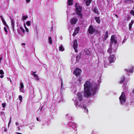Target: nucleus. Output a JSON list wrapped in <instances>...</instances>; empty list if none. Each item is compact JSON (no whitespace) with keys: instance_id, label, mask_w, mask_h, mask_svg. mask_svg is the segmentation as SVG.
<instances>
[{"instance_id":"obj_1","label":"nucleus","mask_w":134,"mask_h":134,"mask_svg":"<svg viewBox=\"0 0 134 134\" xmlns=\"http://www.w3.org/2000/svg\"><path fill=\"white\" fill-rule=\"evenodd\" d=\"M84 95L86 97L91 96V94L95 93L98 88L97 85L96 83H92L89 81H86L84 85Z\"/></svg>"},{"instance_id":"obj_2","label":"nucleus","mask_w":134,"mask_h":134,"mask_svg":"<svg viewBox=\"0 0 134 134\" xmlns=\"http://www.w3.org/2000/svg\"><path fill=\"white\" fill-rule=\"evenodd\" d=\"M75 7L76 9V13L79 15L81 18H83V15L81 12L82 10V7L77 3H75Z\"/></svg>"},{"instance_id":"obj_3","label":"nucleus","mask_w":134,"mask_h":134,"mask_svg":"<svg viewBox=\"0 0 134 134\" xmlns=\"http://www.w3.org/2000/svg\"><path fill=\"white\" fill-rule=\"evenodd\" d=\"M119 100L120 101V103L121 104H123L125 102L126 97L125 96V93L124 92H122L121 95L119 97Z\"/></svg>"},{"instance_id":"obj_4","label":"nucleus","mask_w":134,"mask_h":134,"mask_svg":"<svg viewBox=\"0 0 134 134\" xmlns=\"http://www.w3.org/2000/svg\"><path fill=\"white\" fill-rule=\"evenodd\" d=\"M96 31V29L92 25H90L88 28V32L91 34H92L95 33Z\"/></svg>"},{"instance_id":"obj_5","label":"nucleus","mask_w":134,"mask_h":134,"mask_svg":"<svg viewBox=\"0 0 134 134\" xmlns=\"http://www.w3.org/2000/svg\"><path fill=\"white\" fill-rule=\"evenodd\" d=\"M82 72L81 70L78 68H76L74 71V74L77 77H78L80 75L81 73Z\"/></svg>"},{"instance_id":"obj_6","label":"nucleus","mask_w":134,"mask_h":134,"mask_svg":"<svg viewBox=\"0 0 134 134\" xmlns=\"http://www.w3.org/2000/svg\"><path fill=\"white\" fill-rule=\"evenodd\" d=\"M77 21L78 19L77 18H73L70 19V23L71 25H75L77 23Z\"/></svg>"},{"instance_id":"obj_7","label":"nucleus","mask_w":134,"mask_h":134,"mask_svg":"<svg viewBox=\"0 0 134 134\" xmlns=\"http://www.w3.org/2000/svg\"><path fill=\"white\" fill-rule=\"evenodd\" d=\"M115 55L114 54H110L108 57V59L109 61V63L111 64L113 63L114 62V58Z\"/></svg>"},{"instance_id":"obj_8","label":"nucleus","mask_w":134,"mask_h":134,"mask_svg":"<svg viewBox=\"0 0 134 134\" xmlns=\"http://www.w3.org/2000/svg\"><path fill=\"white\" fill-rule=\"evenodd\" d=\"M115 35H112L111 36L110 39L111 42V44L114 43L116 44L117 43V41L115 39Z\"/></svg>"},{"instance_id":"obj_9","label":"nucleus","mask_w":134,"mask_h":134,"mask_svg":"<svg viewBox=\"0 0 134 134\" xmlns=\"http://www.w3.org/2000/svg\"><path fill=\"white\" fill-rule=\"evenodd\" d=\"M73 42V48L75 50V52H77V49L78 46L77 40H75Z\"/></svg>"},{"instance_id":"obj_10","label":"nucleus","mask_w":134,"mask_h":134,"mask_svg":"<svg viewBox=\"0 0 134 134\" xmlns=\"http://www.w3.org/2000/svg\"><path fill=\"white\" fill-rule=\"evenodd\" d=\"M77 98L80 101H81L83 99L82 94L80 92L77 93Z\"/></svg>"},{"instance_id":"obj_11","label":"nucleus","mask_w":134,"mask_h":134,"mask_svg":"<svg viewBox=\"0 0 134 134\" xmlns=\"http://www.w3.org/2000/svg\"><path fill=\"white\" fill-rule=\"evenodd\" d=\"M108 37V31H107L105 32V34L104 35V37L103 38V41H105Z\"/></svg>"},{"instance_id":"obj_12","label":"nucleus","mask_w":134,"mask_h":134,"mask_svg":"<svg viewBox=\"0 0 134 134\" xmlns=\"http://www.w3.org/2000/svg\"><path fill=\"white\" fill-rule=\"evenodd\" d=\"M24 87V85L23 83H21L20 84V87L19 88L20 92L23 93V89Z\"/></svg>"},{"instance_id":"obj_13","label":"nucleus","mask_w":134,"mask_h":134,"mask_svg":"<svg viewBox=\"0 0 134 134\" xmlns=\"http://www.w3.org/2000/svg\"><path fill=\"white\" fill-rule=\"evenodd\" d=\"M10 19L11 20V26H12V28L13 29H14V24H15V22L13 20V19L12 18H10Z\"/></svg>"},{"instance_id":"obj_14","label":"nucleus","mask_w":134,"mask_h":134,"mask_svg":"<svg viewBox=\"0 0 134 134\" xmlns=\"http://www.w3.org/2000/svg\"><path fill=\"white\" fill-rule=\"evenodd\" d=\"M85 52L87 55H90L91 54V52L88 49H85Z\"/></svg>"},{"instance_id":"obj_15","label":"nucleus","mask_w":134,"mask_h":134,"mask_svg":"<svg viewBox=\"0 0 134 134\" xmlns=\"http://www.w3.org/2000/svg\"><path fill=\"white\" fill-rule=\"evenodd\" d=\"M125 77L124 76H122L121 77L120 81V83H122L124 82L125 80Z\"/></svg>"},{"instance_id":"obj_16","label":"nucleus","mask_w":134,"mask_h":134,"mask_svg":"<svg viewBox=\"0 0 134 134\" xmlns=\"http://www.w3.org/2000/svg\"><path fill=\"white\" fill-rule=\"evenodd\" d=\"M125 70H126L127 72L132 73L133 72V68H131L129 69H125Z\"/></svg>"},{"instance_id":"obj_17","label":"nucleus","mask_w":134,"mask_h":134,"mask_svg":"<svg viewBox=\"0 0 134 134\" xmlns=\"http://www.w3.org/2000/svg\"><path fill=\"white\" fill-rule=\"evenodd\" d=\"M81 54L79 53L78 55H77L76 56V61H78L80 58Z\"/></svg>"},{"instance_id":"obj_18","label":"nucleus","mask_w":134,"mask_h":134,"mask_svg":"<svg viewBox=\"0 0 134 134\" xmlns=\"http://www.w3.org/2000/svg\"><path fill=\"white\" fill-rule=\"evenodd\" d=\"M95 19L97 23L98 24H99L100 23V18L99 17H95Z\"/></svg>"},{"instance_id":"obj_19","label":"nucleus","mask_w":134,"mask_h":134,"mask_svg":"<svg viewBox=\"0 0 134 134\" xmlns=\"http://www.w3.org/2000/svg\"><path fill=\"white\" fill-rule=\"evenodd\" d=\"M107 53L110 54L112 53V48L111 47H110L108 49L107 51Z\"/></svg>"},{"instance_id":"obj_20","label":"nucleus","mask_w":134,"mask_h":134,"mask_svg":"<svg viewBox=\"0 0 134 134\" xmlns=\"http://www.w3.org/2000/svg\"><path fill=\"white\" fill-rule=\"evenodd\" d=\"M134 23V21L133 20H131V22L129 24V29L130 30L132 28V24Z\"/></svg>"},{"instance_id":"obj_21","label":"nucleus","mask_w":134,"mask_h":134,"mask_svg":"<svg viewBox=\"0 0 134 134\" xmlns=\"http://www.w3.org/2000/svg\"><path fill=\"white\" fill-rule=\"evenodd\" d=\"M73 3V1L72 0H68V5L70 6L72 5Z\"/></svg>"},{"instance_id":"obj_22","label":"nucleus","mask_w":134,"mask_h":134,"mask_svg":"<svg viewBox=\"0 0 134 134\" xmlns=\"http://www.w3.org/2000/svg\"><path fill=\"white\" fill-rule=\"evenodd\" d=\"M92 0H86V3L87 6L90 5V3L91 2Z\"/></svg>"},{"instance_id":"obj_23","label":"nucleus","mask_w":134,"mask_h":134,"mask_svg":"<svg viewBox=\"0 0 134 134\" xmlns=\"http://www.w3.org/2000/svg\"><path fill=\"white\" fill-rule=\"evenodd\" d=\"M4 73L3 71L2 70H0V74L1 75L0 76V77L1 78H3L4 76L2 75L3 74H4Z\"/></svg>"},{"instance_id":"obj_24","label":"nucleus","mask_w":134,"mask_h":134,"mask_svg":"<svg viewBox=\"0 0 134 134\" xmlns=\"http://www.w3.org/2000/svg\"><path fill=\"white\" fill-rule=\"evenodd\" d=\"M79 27L78 26L76 28V29L75 30L74 32H75V33H76V34H77L79 32Z\"/></svg>"},{"instance_id":"obj_25","label":"nucleus","mask_w":134,"mask_h":134,"mask_svg":"<svg viewBox=\"0 0 134 134\" xmlns=\"http://www.w3.org/2000/svg\"><path fill=\"white\" fill-rule=\"evenodd\" d=\"M59 50L60 51H64V49L62 45H61L59 47Z\"/></svg>"},{"instance_id":"obj_26","label":"nucleus","mask_w":134,"mask_h":134,"mask_svg":"<svg viewBox=\"0 0 134 134\" xmlns=\"http://www.w3.org/2000/svg\"><path fill=\"white\" fill-rule=\"evenodd\" d=\"M124 2L125 3H130V2H133V0H125Z\"/></svg>"},{"instance_id":"obj_27","label":"nucleus","mask_w":134,"mask_h":134,"mask_svg":"<svg viewBox=\"0 0 134 134\" xmlns=\"http://www.w3.org/2000/svg\"><path fill=\"white\" fill-rule=\"evenodd\" d=\"M93 11L94 13L98 14V11L97 10L96 8H94L93 9Z\"/></svg>"},{"instance_id":"obj_28","label":"nucleus","mask_w":134,"mask_h":134,"mask_svg":"<svg viewBox=\"0 0 134 134\" xmlns=\"http://www.w3.org/2000/svg\"><path fill=\"white\" fill-rule=\"evenodd\" d=\"M48 39L49 43L50 44H52V41L51 37H49L48 38Z\"/></svg>"},{"instance_id":"obj_29","label":"nucleus","mask_w":134,"mask_h":134,"mask_svg":"<svg viewBox=\"0 0 134 134\" xmlns=\"http://www.w3.org/2000/svg\"><path fill=\"white\" fill-rule=\"evenodd\" d=\"M22 17L23 20H25L28 18V17L27 15L23 16Z\"/></svg>"},{"instance_id":"obj_30","label":"nucleus","mask_w":134,"mask_h":134,"mask_svg":"<svg viewBox=\"0 0 134 134\" xmlns=\"http://www.w3.org/2000/svg\"><path fill=\"white\" fill-rule=\"evenodd\" d=\"M34 76L35 77H36V79L38 81L39 80V78L38 77V76L37 75L35 74V75H34Z\"/></svg>"},{"instance_id":"obj_31","label":"nucleus","mask_w":134,"mask_h":134,"mask_svg":"<svg viewBox=\"0 0 134 134\" xmlns=\"http://www.w3.org/2000/svg\"><path fill=\"white\" fill-rule=\"evenodd\" d=\"M130 13L132 15L134 16V11L133 10H131L130 11Z\"/></svg>"},{"instance_id":"obj_32","label":"nucleus","mask_w":134,"mask_h":134,"mask_svg":"<svg viewBox=\"0 0 134 134\" xmlns=\"http://www.w3.org/2000/svg\"><path fill=\"white\" fill-rule=\"evenodd\" d=\"M26 24L28 26H30L31 25V22L30 21H27L26 23Z\"/></svg>"},{"instance_id":"obj_33","label":"nucleus","mask_w":134,"mask_h":134,"mask_svg":"<svg viewBox=\"0 0 134 134\" xmlns=\"http://www.w3.org/2000/svg\"><path fill=\"white\" fill-rule=\"evenodd\" d=\"M83 107L84 109L86 111V112H88V109L87 108L85 107L84 105L83 106Z\"/></svg>"},{"instance_id":"obj_34","label":"nucleus","mask_w":134,"mask_h":134,"mask_svg":"<svg viewBox=\"0 0 134 134\" xmlns=\"http://www.w3.org/2000/svg\"><path fill=\"white\" fill-rule=\"evenodd\" d=\"M22 99V97L20 95L19 97V100H20V102H21Z\"/></svg>"},{"instance_id":"obj_35","label":"nucleus","mask_w":134,"mask_h":134,"mask_svg":"<svg viewBox=\"0 0 134 134\" xmlns=\"http://www.w3.org/2000/svg\"><path fill=\"white\" fill-rule=\"evenodd\" d=\"M24 27H25V30H26V31L27 32H28L29 31V29H28L26 27V26L25 24H24Z\"/></svg>"},{"instance_id":"obj_36","label":"nucleus","mask_w":134,"mask_h":134,"mask_svg":"<svg viewBox=\"0 0 134 134\" xmlns=\"http://www.w3.org/2000/svg\"><path fill=\"white\" fill-rule=\"evenodd\" d=\"M4 25L5 26L7 27L8 28V25L7 24L6 22H5L4 23H3Z\"/></svg>"},{"instance_id":"obj_37","label":"nucleus","mask_w":134,"mask_h":134,"mask_svg":"<svg viewBox=\"0 0 134 134\" xmlns=\"http://www.w3.org/2000/svg\"><path fill=\"white\" fill-rule=\"evenodd\" d=\"M20 28L21 30L22 31L23 33H24L25 32V30L24 29H23L22 27H20Z\"/></svg>"},{"instance_id":"obj_38","label":"nucleus","mask_w":134,"mask_h":134,"mask_svg":"<svg viewBox=\"0 0 134 134\" xmlns=\"http://www.w3.org/2000/svg\"><path fill=\"white\" fill-rule=\"evenodd\" d=\"M107 65L106 64V62H104V67L106 68L107 66Z\"/></svg>"},{"instance_id":"obj_39","label":"nucleus","mask_w":134,"mask_h":134,"mask_svg":"<svg viewBox=\"0 0 134 134\" xmlns=\"http://www.w3.org/2000/svg\"><path fill=\"white\" fill-rule=\"evenodd\" d=\"M2 105L3 108H4L6 104L4 103H3L2 104Z\"/></svg>"},{"instance_id":"obj_40","label":"nucleus","mask_w":134,"mask_h":134,"mask_svg":"<svg viewBox=\"0 0 134 134\" xmlns=\"http://www.w3.org/2000/svg\"><path fill=\"white\" fill-rule=\"evenodd\" d=\"M4 30L5 31V32H6V33H7L8 31H7V29L6 28V27H4Z\"/></svg>"},{"instance_id":"obj_41","label":"nucleus","mask_w":134,"mask_h":134,"mask_svg":"<svg viewBox=\"0 0 134 134\" xmlns=\"http://www.w3.org/2000/svg\"><path fill=\"white\" fill-rule=\"evenodd\" d=\"M36 73V72H34V71H33V72L31 73V74L32 75H35V74Z\"/></svg>"},{"instance_id":"obj_42","label":"nucleus","mask_w":134,"mask_h":134,"mask_svg":"<svg viewBox=\"0 0 134 134\" xmlns=\"http://www.w3.org/2000/svg\"><path fill=\"white\" fill-rule=\"evenodd\" d=\"M76 34H76V33H75V32H74L72 34L73 36V37L75 36Z\"/></svg>"},{"instance_id":"obj_43","label":"nucleus","mask_w":134,"mask_h":134,"mask_svg":"<svg viewBox=\"0 0 134 134\" xmlns=\"http://www.w3.org/2000/svg\"><path fill=\"white\" fill-rule=\"evenodd\" d=\"M11 118H10V121H9V122L8 124V126H9L10 123H11Z\"/></svg>"},{"instance_id":"obj_44","label":"nucleus","mask_w":134,"mask_h":134,"mask_svg":"<svg viewBox=\"0 0 134 134\" xmlns=\"http://www.w3.org/2000/svg\"><path fill=\"white\" fill-rule=\"evenodd\" d=\"M3 22V23H4L5 22V21L4 20V19H2V20Z\"/></svg>"},{"instance_id":"obj_45","label":"nucleus","mask_w":134,"mask_h":134,"mask_svg":"<svg viewBox=\"0 0 134 134\" xmlns=\"http://www.w3.org/2000/svg\"><path fill=\"white\" fill-rule=\"evenodd\" d=\"M26 1L27 3H28L30 2V0H26Z\"/></svg>"},{"instance_id":"obj_46","label":"nucleus","mask_w":134,"mask_h":134,"mask_svg":"<svg viewBox=\"0 0 134 134\" xmlns=\"http://www.w3.org/2000/svg\"><path fill=\"white\" fill-rule=\"evenodd\" d=\"M2 59V57L0 58V63L1 62V60Z\"/></svg>"},{"instance_id":"obj_47","label":"nucleus","mask_w":134,"mask_h":134,"mask_svg":"<svg viewBox=\"0 0 134 134\" xmlns=\"http://www.w3.org/2000/svg\"><path fill=\"white\" fill-rule=\"evenodd\" d=\"M25 45V43H23L21 44V45H22V46H23V45Z\"/></svg>"},{"instance_id":"obj_48","label":"nucleus","mask_w":134,"mask_h":134,"mask_svg":"<svg viewBox=\"0 0 134 134\" xmlns=\"http://www.w3.org/2000/svg\"><path fill=\"white\" fill-rule=\"evenodd\" d=\"M0 17L1 18V19H2H2H3V17H2V15L0 16Z\"/></svg>"},{"instance_id":"obj_49","label":"nucleus","mask_w":134,"mask_h":134,"mask_svg":"<svg viewBox=\"0 0 134 134\" xmlns=\"http://www.w3.org/2000/svg\"><path fill=\"white\" fill-rule=\"evenodd\" d=\"M16 134H22L21 133H19V132H16Z\"/></svg>"},{"instance_id":"obj_50","label":"nucleus","mask_w":134,"mask_h":134,"mask_svg":"<svg viewBox=\"0 0 134 134\" xmlns=\"http://www.w3.org/2000/svg\"><path fill=\"white\" fill-rule=\"evenodd\" d=\"M19 124L18 122H16L15 124L16 126H17Z\"/></svg>"},{"instance_id":"obj_51","label":"nucleus","mask_w":134,"mask_h":134,"mask_svg":"<svg viewBox=\"0 0 134 134\" xmlns=\"http://www.w3.org/2000/svg\"><path fill=\"white\" fill-rule=\"evenodd\" d=\"M36 120L37 121H39V119L38 117L36 118Z\"/></svg>"},{"instance_id":"obj_52","label":"nucleus","mask_w":134,"mask_h":134,"mask_svg":"<svg viewBox=\"0 0 134 134\" xmlns=\"http://www.w3.org/2000/svg\"><path fill=\"white\" fill-rule=\"evenodd\" d=\"M75 104V105H76H76H77V104H78V103H77V102H76V103Z\"/></svg>"},{"instance_id":"obj_53","label":"nucleus","mask_w":134,"mask_h":134,"mask_svg":"<svg viewBox=\"0 0 134 134\" xmlns=\"http://www.w3.org/2000/svg\"><path fill=\"white\" fill-rule=\"evenodd\" d=\"M5 131V132L6 131H7V129H5V130H4Z\"/></svg>"},{"instance_id":"obj_54","label":"nucleus","mask_w":134,"mask_h":134,"mask_svg":"<svg viewBox=\"0 0 134 134\" xmlns=\"http://www.w3.org/2000/svg\"><path fill=\"white\" fill-rule=\"evenodd\" d=\"M62 86H63L62 83V82H61V87H62Z\"/></svg>"},{"instance_id":"obj_55","label":"nucleus","mask_w":134,"mask_h":134,"mask_svg":"<svg viewBox=\"0 0 134 134\" xmlns=\"http://www.w3.org/2000/svg\"><path fill=\"white\" fill-rule=\"evenodd\" d=\"M42 108L41 109V110H42Z\"/></svg>"},{"instance_id":"obj_56","label":"nucleus","mask_w":134,"mask_h":134,"mask_svg":"<svg viewBox=\"0 0 134 134\" xmlns=\"http://www.w3.org/2000/svg\"><path fill=\"white\" fill-rule=\"evenodd\" d=\"M115 15L116 16L118 17V15Z\"/></svg>"},{"instance_id":"obj_57","label":"nucleus","mask_w":134,"mask_h":134,"mask_svg":"<svg viewBox=\"0 0 134 134\" xmlns=\"http://www.w3.org/2000/svg\"><path fill=\"white\" fill-rule=\"evenodd\" d=\"M79 106L80 107H81V104H80V105H79Z\"/></svg>"},{"instance_id":"obj_58","label":"nucleus","mask_w":134,"mask_h":134,"mask_svg":"<svg viewBox=\"0 0 134 134\" xmlns=\"http://www.w3.org/2000/svg\"><path fill=\"white\" fill-rule=\"evenodd\" d=\"M133 6H134L133 8H134V4L133 5Z\"/></svg>"}]
</instances>
